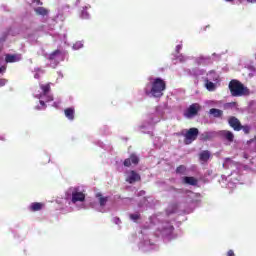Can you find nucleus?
<instances>
[{"label": "nucleus", "instance_id": "obj_20", "mask_svg": "<svg viewBox=\"0 0 256 256\" xmlns=\"http://www.w3.org/2000/svg\"><path fill=\"white\" fill-rule=\"evenodd\" d=\"M210 158H211V152H209L207 150H204V151L200 152V154H199V159L202 164L207 163Z\"/></svg>", "mask_w": 256, "mask_h": 256}, {"label": "nucleus", "instance_id": "obj_45", "mask_svg": "<svg viewBox=\"0 0 256 256\" xmlns=\"http://www.w3.org/2000/svg\"><path fill=\"white\" fill-rule=\"evenodd\" d=\"M227 256H235V253L233 252V250H229Z\"/></svg>", "mask_w": 256, "mask_h": 256}, {"label": "nucleus", "instance_id": "obj_51", "mask_svg": "<svg viewBox=\"0 0 256 256\" xmlns=\"http://www.w3.org/2000/svg\"><path fill=\"white\" fill-rule=\"evenodd\" d=\"M1 141H4L5 139L4 138H0Z\"/></svg>", "mask_w": 256, "mask_h": 256}, {"label": "nucleus", "instance_id": "obj_7", "mask_svg": "<svg viewBox=\"0 0 256 256\" xmlns=\"http://www.w3.org/2000/svg\"><path fill=\"white\" fill-rule=\"evenodd\" d=\"M163 115H165L163 107H157L155 113L148 117V125H142V129H146V127H148V129H153V125H155V123H159V121L163 119Z\"/></svg>", "mask_w": 256, "mask_h": 256}, {"label": "nucleus", "instance_id": "obj_1", "mask_svg": "<svg viewBox=\"0 0 256 256\" xmlns=\"http://www.w3.org/2000/svg\"><path fill=\"white\" fill-rule=\"evenodd\" d=\"M223 168L226 171L230 170L231 173L226 172L227 175H222L220 185L226 189H235L241 179V174H239L241 173V164L233 161L231 158H225Z\"/></svg>", "mask_w": 256, "mask_h": 256}, {"label": "nucleus", "instance_id": "obj_39", "mask_svg": "<svg viewBox=\"0 0 256 256\" xmlns=\"http://www.w3.org/2000/svg\"><path fill=\"white\" fill-rule=\"evenodd\" d=\"M192 75H195L196 77L199 75H203V70H194Z\"/></svg>", "mask_w": 256, "mask_h": 256}, {"label": "nucleus", "instance_id": "obj_26", "mask_svg": "<svg viewBox=\"0 0 256 256\" xmlns=\"http://www.w3.org/2000/svg\"><path fill=\"white\" fill-rule=\"evenodd\" d=\"M30 211H41L43 209V204L39 202H34L29 206Z\"/></svg>", "mask_w": 256, "mask_h": 256}, {"label": "nucleus", "instance_id": "obj_17", "mask_svg": "<svg viewBox=\"0 0 256 256\" xmlns=\"http://www.w3.org/2000/svg\"><path fill=\"white\" fill-rule=\"evenodd\" d=\"M228 123H229L230 127H232V129H234V131H241V129H242L241 122L236 117H230L228 120Z\"/></svg>", "mask_w": 256, "mask_h": 256}, {"label": "nucleus", "instance_id": "obj_19", "mask_svg": "<svg viewBox=\"0 0 256 256\" xmlns=\"http://www.w3.org/2000/svg\"><path fill=\"white\" fill-rule=\"evenodd\" d=\"M139 163V157L137 155L132 154L130 158L124 161L125 167H131V165H137Z\"/></svg>", "mask_w": 256, "mask_h": 256}, {"label": "nucleus", "instance_id": "obj_22", "mask_svg": "<svg viewBox=\"0 0 256 256\" xmlns=\"http://www.w3.org/2000/svg\"><path fill=\"white\" fill-rule=\"evenodd\" d=\"M205 81H213L214 83H217V81H219V75H217L215 71H210L207 74Z\"/></svg>", "mask_w": 256, "mask_h": 256}, {"label": "nucleus", "instance_id": "obj_38", "mask_svg": "<svg viewBox=\"0 0 256 256\" xmlns=\"http://www.w3.org/2000/svg\"><path fill=\"white\" fill-rule=\"evenodd\" d=\"M143 205H145V207H151V204H149V200H147V198H143V204H139V207H143Z\"/></svg>", "mask_w": 256, "mask_h": 256}, {"label": "nucleus", "instance_id": "obj_48", "mask_svg": "<svg viewBox=\"0 0 256 256\" xmlns=\"http://www.w3.org/2000/svg\"><path fill=\"white\" fill-rule=\"evenodd\" d=\"M250 142H252V143H255V144H256V137H255L253 140H251Z\"/></svg>", "mask_w": 256, "mask_h": 256}, {"label": "nucleus", "instance_id": "obj_14", "mask_svg": "<svg viewBox=\"0 0 256 256\" xmlns=\"http://www.w3.org/2000/svg\"><path fill=\"white\" fill-rule=\"evenodd\" d=\"M200 106L199 104H192L184 113L187 119H193L197 113H199Z\"/></svg>", "mask_w": 256, "mask_h": 256}, {"label": "nucleus", "instance_id": "obj_34", "mask_svg": "<svg viewBox=\"0 0 256 256\" xmlns=\"http://www.w3.org/2000/svg\"><path fill=\"white\" fill-rule=\"evenodd\" d=\"M141 215L139 213L130 214L131 221H139Z\"/></svg>", "mask_w": 256, "mask_h": 256}, {"label": "nucleus", "instance_id": "obj_44", "mask_svg": "<svg viewBox=\"0 0 256 256\" xmlns=\"http://www.w3.org/2000/svg\"><path fill=\"white\" fill-rule=\"evenodd\" d=\"M5 71H7V67L6 66H2L0 68V73H5Z\"/></svg>", "mask_w": 256, "mask_h": 256}, {"label": "nucleus", "instance_id": "obj_23", "mask_svg": "<svg viewBox=\"0 0 256 256\" xmlns=\"http://www.w3.org/2000/svg\"><path fill=\"white\" fill-rule=\"evenodd\" d=\"M34 11H35L36 15H41V17H47L49 15V10H47L44 7L34 8Z\"/></svg>", "mask_w": 256, "mask_h": 256}, {"label": "nucleus", "instance_id": "obj_18", "mask_svg": "<svg viewBox=\"0 0 256 256\" xmlns=\"http://www.w3.org/2000/svg\"><path fill=\"white\" fill-rule=\"evenodd\" d=\"M220 135L221 137H223V139H226V141H229V143H233V140L235 139V135H233V132L229 130L220 131Z\"/></svg>", "mask_w": 256, "mask_h": 256}, {"label": "nucleus", "instance_id": "obj_33", "mask_svg": "<svg viewBox=\"0 0 256 256\" xmlns=\"http://www.w3.org/2000/svg\"><path fill=\"white\" fill-rule=\"evenodd\" d=\"M80 17L81 19H89V12H87V7L83 8Z\"/></svg>", "mask_w": 256, "mask_h": 256}, {"label": "nucleus", "instance_id": "obj_30", "mask_svg": "<svg viewBox=\"0 0 256 256\" xmlns=\"http://www.w3.org/2000/svg\"><path fill=\"white\" fill-rule=\"evenodd\" d=\"M201 141H209V139H213V132H204L200 135Z\"/></svg>", "mask_w": 256, "mask_h": 256}, {"label": "nucleus", "instance_id": "obj_15", "mask_svg": "<svg viewBox=\"0 0 256 256\" xmlns=\"http://www.w3.org/2000/svg\"><path fill=\"white\" fill-rule=\"evenodd\" d=\"M126 181L130 184L137 183V181H141V176L139 173L131 170L126 172Z\"/></svg>", "mask_w": 256, "mask_h": 256}, {"label": "nucleus", "instance_id": "obj_12", "mask_svg": "<svg viewBox=\"0 0 256 256\" xmlns=\"http://www.w3.org/2000/svg\"><path fill=\"white\" fill-rule=\"evenodd\" d=\"M244 165H248L249 169L256 171V153L244 154Z\"/></svg>", "mask_w": 256, "mask_h": 256}, {"label": "nucleus", "instance_id": "obj_9", "mask_svg": "<svg viewBox=\"0 0 256 256\" xmlns=\"http://www.w3.org/2000/svg\"><path fill=\"white\" fill-rule=\"evenodd\" d=\"M221 59V55L213 53L211 56H203L200 55L194 59V63L196 65H211L213 61H219Z\"/></svg>", "mask_w": 256, "mask_h": 256}, {"label": "nucleus", "instance_id": "obj_2", "mask_svg": "<svg viewBox=\"0 0 256 256\" xmlns=\"http://www.w3.org/2000/svg\"><path fill=\"white\" fill-rule=\"evenodd\" d=\"M65 201L76 209H85V190L81 187H71L66 191Z\"/></svg>", "mask_w": 256, "mask_h": 256}, {"label": "nucleus", "instance_id": "obj_11", "mask_svg": "<svg viewBox=\"0 0 256 256\" xmlns=\"http://www.w3.org/2000/svg\"><path fill=\"white\" fill-rule=\"evenodd\" d=\"M48 59L50 61V67L55 69V67H57L61 61H65V52L56 50L48 56Z\"/></svg>", "mask_w": 256, "mask_h": 256}, {"label": "nucleus", "instance_id": "obj_29", "mask_svg": "<svg viewBox=\"0 0 256 256\" xmlns=\"http://www.w3.org/2000/svg\"><path fill=\"white\" fill-rule=\"evenodd\" d=\"M205 87L208 91H215L217 84L213 81H205Z\"/></svg>", "mask_w": 256, "mask_h": 256}, {"label": "nucleus", "instance_id": "obj_35", "mask_svg": "<svg viewBox=\"0 0 256 256\" xmlns=\"http://www.w3.org/2000/svg\"><path fill=\"white\" fill-rule=\"evenodd\" d=\"M81 48H83V42H76V43L73 45V47H72V49H74V51H77V50H79V49H81Z\"/></svg>", "mask_w": 256, "mask_h": 256}, {"label": "nucleus", "instance_id": "obj_46", "mask_svg": "<svg viewBox=\"0 0 256 256\" xmlns=\"http://www.w3.org/2000/svg\"><path fill=\"white\" fill-rule=\"evenodd\" d=\"M247 3H256V0H246Z\"/></svg>", "mask_w": 256, "mask_h": 256}, {"label": "nucleus", "instance_id": "obj_16", "mask_svg": "<svg viewBox=\"0 0 256 256\" xmlns=\"http://www.w3.org/2000/svg\"><path fill=\"white\" fill-rule=\"evenodd\" d=\"M23 57L21 54H6L5 55V62L6 63H17L21 61Z\"/></svg>", "mask_w": 256, "mask_h": 256}, {"label": "nucleus", "instance_id": "obj_36", "mask_svg": "<svg viewBox=\"0 0 256 256\" xmlns=\"http://www.w3.org/2000/svg\"><path fill=\"white\" fill-rule=\"evenodd\" d=\"M177 59L180 63H185V61H187V59L189 58L184 56L183 54H180L179 56H177Z\"/></svg>", "mask_w": 256, "mask_h": 256}, {"label": "nucleus", "instance_id": "obj_31", "mask_svg": "<svg viewBox=\"0 0 256 256\" xmlns=\"http://www.w3.org/2000/svg\"><path fill=\"white\" fill-rule=\"evenodd\" d=\"M45 73L44 70H41L40 68L35 69L34 79H40L41 75Z\"/></svg>", "mask_w": 256, "mask_h": 256}, {"label": "nucleus", "instance_id": "obj_40", "mask_svg": "<svg viewBox=\"0 0 256 256\" xmlns=\"http://www.w3.org/2000/svg\"><path fill=\"white\" fill-rule=\"evenodd\" d=\"M7 85V79H0V87H5Z\"/></svg>", "mask_w": 256, "mask_h": 256}, {"label": "nucleus", "instance_id": "obj_25", "mask_svg": "<svg viewBox=\"0 0 256 256\" xmlns=\"http://www.w3.org/2000/svg\"><path fill=\"white\" fill-rule=\"evenodd\" d=\"M197 197V194H195L192 191H188L186 194V201L187 203H195V198Z\"/></svg>", "mask_w": 256, "mask_h": 256}, {"label": "nucleus", "instance_id": "obj_47", "mask_svg": "<svg viewBox=\"0 0 256 256\" xmlns=\"http://www.w3.org/2000/svg\"><path fill=\"white\" fill-rule=\"evenodd\" d=\"M139 195H145V191H143V190L140 191V192H139Z\"/></svg>", "mask_w": 256, "mask_h": 256}, {"label": "nucleus", "instance_id": "obj_13", "mask_svg": "<svg viewBox=\"0 0 256 256\" xmlns=\"http://www.w3.org/2000/svg\"><path fill=\"white\" fill-rule=\"evenodd\" d=\"M139 249L147 253V251H153V249H157V245L151 243L148 238H145L144 241L139 244Z\"/></svg>", "mask_w": 256, "mask_h": 256}, {"label": "nucleus", "instance_id": "obj_42", "mask_svg": "<svg viewBox=\"0 0 256 256\" xmlns=\"http://www.w3.org/2000/svg\"><path fill=\"white\" fill-rule=\"evenodd\" d=\"M113 222H114L116 225H119V223H121V219L115 217V218H113Z\"/></svg>", "mask_w": 256, "mask_h": 256}, {"label": "nucleus", "instance_id": "obj_8", "mask_svg": "<svg viewBox=\"0 0 256 256\" xmlns=\"http://www.w3.org/2000/svg\"><path fill=\"white\" fill-rule=\"evenodd\" d=\"M158 231H160V235L168 241L173 239V224L170 222H160L158 224Z\"/></svg>", "mask_w": 256, "mask_h": 256}, {"label": "nucleus", "instance_id": "obj_50", "mask_svg": "<svg viewBox=\"0 0 256 256\" xmlns=\"http://www.w3.org/2000/svg\"><path fill=\"white\" fill-rule=\"evenodd\" d=\"M36 3L39 5V3H41V1L37 0Z\"/></svg>", "mask_w": 256, "mask_h": 256}, {"label": "nucleus", "instance_id": "obj_4", "mask_svg": "<svg viewBox=\"0 0 256 256\" xmlns=\"http://www.w3.org/2000/svg\"><path fill=\"white\" fill-rule=\"evenodd\" d=\"M148 83L144 88V93L148 97H163V91L166 89L165 81L161 78H148Z\"/></svg>", "mask_w": 256, "mask_h": 256}, {"label": "nucleus", "instance_id": "obj_43", "mask_svg": "<svg viewBox=\"0 0 256 256\" xmlns=\"http://www.w3.org/2000/svg\"><path fill=\"white\" fill-rule=\"evenodd\" d=\"M183 49V45L182 44H179L176 46V52L179 53L180 50Z\"/></svg>", "mask_w": 256, "mask_h": 256}, {"label": "nucleus", "instance_id": "obj_3", "mask_svg": "<svg viewBox=\"0 0 256 256\" xmlns=\"http://www.w3.org/2000/svg\"><path fill=\"white\" fill-rule=\"evenodd\" d=\"M40 91L34 93L35 99H39V105L35 106L36 111H45L47 103L53 101V94H51V83L39 84Z\"/></svg>", "mask_w": 256, "mask_h": 256}, {"label": "nucleus", "instance_id": "obj_21", "mask_svg": "<svg viewBox=\"0 0 256 256\" xmlns=\"http://www.w3.org/2000/svg\"><path fill=\"white\" fill-rule=\"evenodd\" d=\"M182 183H184L185 185H197L199 183V180H197L195 177H183L182 178Z\"/></svg>", "mask_w": 256, "mask_h": 256}, {"label": "nucleus", "instance_id": "obj_27", "mask_svg": "<svg viewBox=\"0 0 256 256\" xmlns=\"http://www.w3.org/2000/svg\"><path fill=\"white\" fill-rule=\"evenodd\" d=\"M209 114L216 118L223 117V111L216 108L210 109Z\"/></svg>", "mask_w": 256, "mask_h": 256}, {"label": "nucleus", "instance_id": "obj_49", "mask_svg": "<svg viewBox=\"0 0 256 256\" xmlns=\"http://www.w3.org/2000/svg\"><path fill=\"white\" fill-rule=\"evenodd\" d=\"M227 3H231V1H233V0H225Z\"/></svg>", "mask_w": 256, "mask_h": 256}, {"label": "nucleus", "instance_id": "obj_10", "mask_svg": "<svg viewBox=\"0 0 256 256\" xmlns=\"http://www.w3.org/2000/svg\"><path fill=\"white\" fill-rule=\"evenodd\" d=\"M182 135L184 137V143L185 145H191L193 141L199 137V129L197 128H190V129H185L182 131Z\"/></svg>", "mask_w": 256, "mask_h": 256}, {"label": "nucleus", "instance_id": "obj_37", "mask_svg": "<svg viewBox=\"0 0 256 256\" xmlns=\"http://www.w3.org/2000/svg\"><path fill=\"white\" fill-rule=\"evenodd\" d=\"M241 129H242V131H244V133L247 135V134H249L250 131H251V126H249V125L242 126Z\"/></svg>", "mask_w": 256, "mask_h": 256}, {"label": "nucleus", "instance_id": "obj_24", "mask_svg": "<svg viewBox=\"0 0 256 256\" xmlns=\"http://www.w3.org/2000/svg\"><path fill=\"white\" fill-rule=\"evenodd\" d=\"M64 113L65 117H67V119H69L70 121H73V119H75V109L68 108L64 111Z\"/></svg>", "mask_w": 256, "mask_h": 256}, {"label": "nucleus", "instance_id": "obj_41", "mask_svg": "<svg viewBox=\"0 0 256 256\" xmlns=\"http://www.w3.org/2000/svg\"><path fill=\"white\" fill-rule=\"evenodd\" d=\"M59 105H61V101H56L53 103L52 107H55L56 109H59Z\"/></svg>", "mask_w": 256, "mask_h": 256}, {"label": "nucleus", "instance_id": "obj_28", "mask_svg": "<svg viewBox=\"0 0 256 256\" xmlns=\"http://www.w3.org/2000/svg\"><path fill=\"white\" fill-rule=\"evenodd\" d=\"M178 207L179 206L177 204H170L166 209L167 215H173V213H177Z\"/></svg>", "mask_w": 256, "mask_h": 256}, {"label": "nucleus", "instance_id": "obj_5", "mask_svg": "<svg viewBox=\"0 0 256 256\" xmlns=\"http://www.w3.org/2000/svg\"><path fill=\"white\" fill-rule=\"evenodd\" d=\"M229 89L231 91V95L233 97H241L243 95H249V88L245 87L241 82L238 80H232L229 83Z\"/></svg>", "mask_w": 256, "mask_h": 256}, {"label": "nucleus", "instance_id": "obj_32", "mask_svg": "<svg viewBox=\"0 0 256 256\" xmlns=\"http://www.w3.org/2000/svg\"><path fill=\"white\" fill-rule=\"evenodd\" d=\"M187 171V167L181 165L176 169V173L179 175H185V172Z\"/></svg>", "mask_w": 256, "mask_h": 256}, {"label": "nucleus", "instance_id": "obj_52", "mask_svg": "<svg viewBox=\"0 0 256 256\" xmlns=\"http://www.w3.org/2000/svg\"><path fill=\"white\" fill-rule=\"evenodd\" d=\"M50 35H53L52 33L48 32Z\"/></svg>", "mask_w": 256, "mask_h": 256}, {"label": "nucleus", "instance_id": "obj_6", "mask_svg": "<svg viewBox=\"0 0 256 256\" xmlns=\"http://www.w3.org/2000/svg\"><path fill=\"white\" fill-rule=\"evenodd\" d=\"M107 201H109V197L103 196L101 193L96 194V202H93L92 209L98 211L99 213H107L109 209L107 208Z\"/></svg>", "mask_w": 256, "mask_h": 256}]
</instances>
